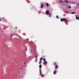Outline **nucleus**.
I'll return each instance as SVG.
<instances>
[{
  "label": "nucleus",
  "instance_id": "obj_1",
  "mask_svg": "<svg viewBox=\"0 0 79 79\" xmlns=\"http://www.w3.org/2000/svg\"><path fill=\"white\" fill-rule=\"evenodd\" d=\"M60 21H61V22L63 21H64L66 23V22H67V20H66V19H65L61 18L60 19Z\"/></svg>",
  "mask_w": 79,
  "mask_h": 79
},
{
  "label": "nucleus",
  "instance_id": "obj_2",
  "mask_svg": "<svg viewBox=\"0 0 79 79\" xmlns=\"http://www.w3.org/2000/svg\"><path fill=\"white\" fill-rule=\"evenodd\" d=\"M43 59V58L42 57H41L40 59V60L39 62V64H41V63H42V60Z\"/></svg>",
  "mask_w": 79,
  "mask_h": 79
},
{
  "label": "nucleus",
  "instance_id": "obj_3",
  "mask_svg": "<svg viewBox=\"0 0 79 79\" xmlns=\"http://www.w3.org/2000/svg\"><path fill=\"white\" fill-rule=\"evenodd\" d=\"M49 13V11L48 10H47L46 11V15H48V13Z\"/></svg>",
  "mask_w": 79,
  "mask_h": 79
},
{
  "label": "nucleus",
  "instance_id": "obj_4",
  "mask_svg": "<svg viewBox=\"0 0 79 79\" xmlns=\"http://www.w3.org/2000/svg\"><path fill=\"white\" fill-rule=\"evenodd\" d=\"M56 74V70H55L53 72V74Z\"/></svg>",
  "mask_w": 79,
  "mask_h": 79
},
{
  "label": "nucleus",
  "instance_id": "obj_5",
  "mask_svg": "<svg viewBox=\"0 0 79 79\" xmlns=\"http://www.w3.org/2000/svg\"><path fill=\"white\" fill-rule=\"evenodd\" d=\"M39 68H40V70L41 69V68H42V65L41 64H40V65H39Z\"/></svg>",
  "mask_w": 79,
  "mask_h": 79
},
{
  "label": "nucleus",
  "instance_id": "obj_6",
  "mask_svg": "<svg viewBox=\"0 0 79 79\" xmlns=\"http://www.w3.org/2000/svg\"><path fill=\"white\" fill-rule=\"evenodd\" d=\"M43 7H44V5L42 4L41 5V8H43Z\"/></svg>",
  "mask_w": 79,
  "mask_h": 79
},
{
  "label": "nucleus",
  "instance_id": "obj_7",
  "mask_svg": "<svg viewBox=\"0 0 79 79\" xmlns=\"http://www.w3.org/2000/svg\"><path fill=\"white\" fill-rule=\"evenodd\" d=\"M53 64L55 66H56V62H54Z\"/></svg>",
  "mask_w": 79,
  "mask_h": 79
},
{
  "label": "nucleus",
  "instance_id": "obj_8",
  "mask_svg": "<svg viewBox=\"0 0 79 79\" xmlns=\"http://www.w3.org/2000/svg\"><path fill=\"white\" fill-rule=\"evenodd\" d=\"M46 5H47V7H48V5H49V4L47 3H46Z\"/></svg>",
  "mask_w": 79,
  "mask_h": 79
},
{
  "label": "nucleus",
  "instance_id": "obj_9",
  "mask_svg": "<svg viewBox=\"0 0 79 79\" xmlns=\"http://www.w3.org/2000/svg\"><path fill=\"white\" fill-rule=\"evenodd\" d=\"M64 2H66V3H68V1H67V0H64Z\"/></svg>",
  "mask_w": 79,
  "mask_h": 79
},
{
  "label": "nucleus",
  "instance_id": "obj_10",
  "mask_svg": "<svg viewBox=\"0 0 79 79\" xmlns=\"http://www.w3.org/2000/svg\"><path fill=\"white\" fill-rule=\"evenodd\" d=\"M76 12H73L71 14H72V15H73V14H75V13H76Z\"/></svg>",
  "mask_w": 79,
  "mask_h": 79
},
{
  "label": "nucleus",
  "instance_id": "obj_11",
  "mask_svg": "<svg viewBox=\"0 0 79 79\" xmlns=\"http://www.w3.org/2000/svg\"><path fill=\"white\" fill-rule=\"evenodd\" d=\"M76 18L77 19H78L79 20V17H76Z\"/></svg>",
  "mask_w": 79,
  "mask_h": 79
},
{
  "label": "nucleus",
  "instance_id": "obj_12",
  "mask_svg": "<svg viewBox=\"0 0 79 79\" xmlns=\"http://www.w3.org/2000/svg\"><path fill=\"white\" fill-rule=\"evenodd\" d=\"M55 68L56 69L58 68V66L57 65H55Z\"/></svg>",
  "mask_w": 79,
  "mask_h": 79
},
{
  "label": "nucleus",
  "instance_id": "obj_13",
  "mask_svg": "<svg viewBox=\"0 0 79 79\" xmlns=\"http://www.w3.org/2000/svg\"><path fill=\"white\" fill-rule=\"evenodd\" d=\"M48 15H49V17H51V14L50 13H48Z\"/></svg>",
  "mask_w": 79,
  "mask_h": 79
},
{
  "label": "nucleus",
  "instance_id": "obj_14",
  "mask_svg": "<svg viewBox=\"0 0 79 79\" xmlns=\"http://www.w3.org/2000/svg\"><path fill=\"white\" fill-rule=\"evenodd\" d=\"M40 70V75H41V74H42V71L41 70V69Z\"/></svg>",
  "mask_w": 79,
  "mask_h": 79
},
{
  "label": "nucleus",
  "instance_id": "obj_15",
  "mask_svg": "<svg viewBox=\"0 0 79 79\" xmlns=\"http://www.w3.org/2000/svg\"><path fill=\"white\" fill-rule=\"evenodd\" d=\"M56 18H57L58 19V18H59V17H58V15L56 16Z\"/></svg>",
  "mask_w": 79,
  "mask_h": 79
},
{
  "label": "nucleus",
  "instance_id": "obj_16",
  "mask_svg": "<svg viewBox=\"0 0 79 79\" xmlns=\"http://www.w3.org/2000/svg\"><path fill=\"white\" fill-rule=\"evenodd\" d=\"M43 61H45L46 60H45V58H43Z\"/></svg>",
  "mask_w": 79,
  "mask_h": 79
},
{
  "label": "nucleus",
  "instance_id": "obj_17",
  "mask_svg": "<svg viewBox=\"0 0 79 79\" xmlns=\"http://www.w3.org/2000/svg\"><path fill=\"white\" fill-rule=\"evenodd\" d=\"M44 63L46 64H47V61H44Z\"/></svg>",
  "mask_w": 79,
  "mask_h": 79
},
{
  "label": "nucleus",
  "instance_id": "obj_18",
  "mask_svg": "<svg viewBox=\"0 0 79 79\" xmlns=\"http://www.w3.org/2000/svg\"><path fill=\"white\" fill-rule=\"evenodd\" d=\"M35 58H37V55H36L35 56Z\"/></svg>",
  "mask_w": 79,
  "mask_h": 79
},
{
  "label": "nucleus",
  "instance_id": "obj_19",
  "mask_svg": "<svg viewBox=\"0 0 79 79\" xmlns=\"http://www.w3.org/2000/svg\"><path fill=\"white\" fill-rule=\"evenodd\" d=\"M68 8H71V7H70V6H69V7H68Z\"/></svg>",
  "mask_w": 79,
  "mask_h": 79
},
{
  "label": "nucleus",
  "instance_id": "obj_20",
  "mask_svg": "<svg viewBox=\"0 0 79 79\" xmlns=\"http://www.w3.org/2000/svg\"><path fill=\"white\" fill-rule=\"evenodd\" d=\"M59 2H62V1H59Z\"/></svg>",
  "mask_w": 79,
  "mask_h": 79
},
{
  "label": "nucleus",
  "instance_id": "obj_21",
  "mask_svg": "<svg viewBox=\"0 0 79 79\" xmlns=\"http://www.w3.org/2000/svg\"><path fill=\"white\" fill-rule=\"evenodd\" d=\"M13 36V35H10V37H12Z\"/></svg>",
  "mask_w": 79,
  "mask_h": 79
},
{
  "label": "nucleus",
  "instance_id": "obj_22",
  "mask_svg": "<svg viewBox=\"0 0 79 79\" xmlns=\"http://www.w3.org/2000/svg\"><path fill=\"white\" fill-rule=\"evenodd\" d=\"M0 21H2V20L1 19H0Z\"/></svg>",
  "mask_w": 79,
  "mask_h": 79
},
{
  "label": "nucleus",
  "instance_id": "obj_23",
  "mask_svg": "<svg viewBox=\"0 0 79 79\" xmlns=\"http://www.w3.org/2000/svg\"><path fill=\"white\" fill-rule=\"evenodd\" d=\"M14 34H14V33H13V34H12V35H14Z\"/></svg>",
  "mask_w": 79,
  "mask_h": 79
},
{
  "label": "nucleus",
  "instance_id": "obj_24",
  "mask_svg": "<svg viewBox=\"0 0 79 79\" xmlns=\"http://www.w3.org/2000/svg\"><path fill=\"white\" fill-rule=\"evenodd\" d=\"M26 51H27V48H26Z\"/></svg>",
  "mask_w": 79,
  "mask_h": 79
},
{
  "label": "nucleus",
  "instance_id": "obj_25",
  "mask_svg": "<svg viewBox=\"0 0 79 79\" xmlns=\"http://www.w3.org/2000/svg\"><path fill=\"white\" fill-rule=\"evenodd\" d=\"M26 63V62H24V64H25V63Z\"/></svg>",
  "mask_w": 79,
  "mask_h": 79
},
{
  "label": "nucleus",
  "instance_id": "obj_26",
  "mask_svg": "<svg viewBox=\"0 0 79 79\" xmlns=\"http://www.w3.org/2000/svg\"><path fill=\"white\" fill-rule=\"evenodd\" d=\"M15 28H16V29H17V27H15Z\"/></svg>",
  "mask_w": 79,
  "mask_h": 79
},
{
  "label": "nucleus",
  "instance_id": "obj_27",
  "mask_svg": "<svg viewBox=\"0 0 79 79\" xmlns=\"http://www.w3.org/2000/svg\"><path fill=\"white\" fill-rule=\"evenodd\" d=\"M76 16H77V15H76Z\"/></svg>",
  "mask_w": 79,
  "mask_h": 79
}]
</instances>
